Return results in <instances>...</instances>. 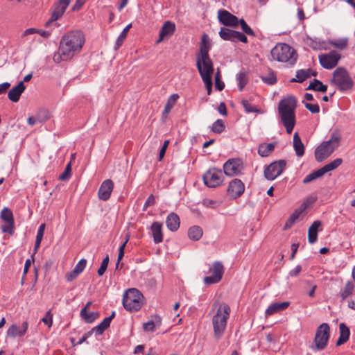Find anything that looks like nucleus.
Returning a JSON list of instances; mask_svg holds the SVG:
<instances>
[{
	"mask_svg": "<svg viewBox=\"0 0 355 355\" xmlns=\"http://www.w3.org/2000/svg\"><path fill=\"white\" fill-rule=\"evenodd\" d=\"M143 294L137 288H129L123 296V306L128 311H137L143 305Z\"/></svg>",
	"mask_w": 355,
	"mask_h": 355,
	"instance_id": "5",
	"label": "nucleus"
},
{
	"mask_svg": "<svg viewBox=\"0 0 355 355\" xmlns=\"http://www.w3.org/2000/svg\"><path fill=\"white\" fill-rule=\"evenodd\" d=\"M166 224L169 230L172 232L176 231L180 227L179 216L175 213L169 214L166 218Z\"/></svg>",
	"mask_w": 355,
	"mask_h": 355,
	"instance_id": "30",
	"label": "nucleus"
},
{
	"mask_svg": "<svg viewBox=\"0 0 355 355\" xmlns=\"http://www.w3.org/2000/svg\"><path fill=\"white\" fill-rule=\"evenodd\" d=\"M10 84L8 82L0 84V95L5 93L10 87Z\"/></svg>",
	"mask_w": 355,
	"mask_h": 355,
	"instance_id": "64",
	"label": "nucleus"
},
{
	"mask_svg": "<svg viewBox=\"0 0 355 355\" xmlns=\"http://www.w3.org/2000/svg\"><path fill=\"white\" fill-rule=\"evenodd\" d=\"M178 98L179 95L178 94H173L170 96L164 107V112L165 114H167L171 111V110L173 107L175 102L178 101Z\"/></svg>",
	"mask_w": 355,
	"mask_h": 355,
	"instance_id": "44",
	"label": "nucleus"
},
{
	"mask_svg": "<svg viewBox=\"0 0 355 355\" xmlns=\"http://www.w3.org/2000/svg\"><path fill=\"white\" fill-rule=\"evenodd\" d=\"M306 89L325 92L327 90V86L324 85L320 80L314 79L312 82H311Z\"/></svg>",
	"mask_w": 355,
	"mask_h": 355,
	"instance_id": "40",
	"label": "nucleus"
},
{
	"mask_svg": "<svg viewBox=\"0 0 355 355\" xmlns=\"http://www.w3.org/2000/svg\"><path fill=\"white\" fill-rule=\"evenodd\" d=\"M234 33L235 31L234 30L227 28H221L219 31V35L223 40L233 42Z\"/></svg>",
	"mask_w": 355,
	"mask_h": 355,
	"instance_id": "41",
	"label": "nucleus"
},
{
	"mask_svg": "<svg viewBox=\"0 0 355 355\" xmlns=\"http://www.w3.org/2000/svg\"><path fill=\"white\" fill-rule=\"evenodd\" d=\"M202 203L205 207L212 209L217 208L219 206V202L218 201L209 198L204 199Z\"/></svg>",
	"mask_w": 355,
	"mask_h": 355,
	"instance_id": "55",
	"label": "nucleus"
},
{
	"mask_svg": "<svg viewBox=\"0 0 355 355\" xmlns=\"http://www.w3.org/2000/svg\"><path fill=\"white\" fill-rule=\"evenodd\" d=\"M44 230H45V224L42 223L40 225L36 235V239H43L44 234Z\"/></svg>",
	"mask_w": 355,
	"mask_h": 355,
	"instance_id": "60",
	"label": "nucleus"
},
{
	"mask_svg": "<svg viewBox=\"0 0 355 355\" xmlns=\"http://www.w3.org/2000/svg\"><path fill=\"white\" fill-rule=\"evenodd\" d=\"M42 322H44L48 327H51L53 324V315L51 311H48L45 316L42 318Z\"/></svg>",
	"mask_w": 355,
	"mask_h": 355,
	"instance_id": "56",
	"label": "nucleus"
},
{
	"mask_svg": "<svg viewBox=\"0 0 355 355\" xmlns=\"http://www.w3.org/2000/svg\"><path fill=\"white\" fill-rule=\"evenodd\" d=\"M262 81L269 85H272L277 83V76L274 71H270L266 76L261 77Z\"/></svg>",
	"mask_w": 355,
	"mask_h": 355,
	"instance_id": "47",
	"label": "nucleus"
},
{
	"mask_svg": "<svg viewBox=\"0 0 355 355\" xmlns=\"http://www.w3.org/2000/svg\"><path fill=\"white\" fill-rule=\"evenodd\" d=\"M71 162L68 163L64 168V171L60 175L59 180L66 181L71 178Z\"/></svg>",
	"mask_w": 355,
	"mask_h": 355,
	"instance_id": "48",
	"label": "nucleus"
},
{
	"mask_svg": "<svg viewBox=\"0 0 355 355\" xmlns=\"http://www.w3.org/2000/svg\"><path fill=\"white\" fill-rule=\"evenodd\" d=\"M343 162V159L341 158H336V159L330 162L329 163L325 164L324 166L320 168L313 171L312 173L307 175L303 180L304 184L309 183L322 176H323L325 173L331 171L336 168H337Z\"/></svg>",
	"mask_w": 355,
	"mask_h": 355,
	"instance_id": "10",
	"label": "nucleus"
},
{
	"mask_svg": "<svg viewBox=\"0 0 355 355\" xmlns=\"http://www.w3.org/2000/svg\"><path fill=\"white\" fill-rule=\"evenodd\" d=\"M223 173L221 169L216 168H209L203 175L204 184L210 188L220 186L224 180Z\"/></svg>",
	"mask_w": 355,
	"mask_h": 355,
	"instance_id": "11",
	"label": "nucleus"
},
{
	"mask_svg": "<svg viewBox=\"0 0 355 355\" xmlns=\"http://www.w3.org/2000/svg\"><path fill=\"white\" fill-rule=\"evenodd\" d=\"M211 275L204 277V283L207 285L219 282L224 273V267L220 261H214L209 268Z\"/></svg>",
	"mask_w": 355,
	"mask_h": 355,
	"instance_id": "16",
	"label": "nucleus"
},
{
	"mask_svg": "<svg viewBox=\"0 0 355 355\" xmlns=\"http://www.w3.org/2000/svg\"><path fill=\"white\" fill-rule=\"evenodd\" d=\"M306 207V205H302L300 208L295 210V211L290 216L288 219L285 223L284 229H290L295 223L300 219L301 215Z\"/></svg>",
	"mask_w": 355,
	"mask_h": 355,
	"instance_id": "27",
	"label": "nucleus"
},
{
	"mask_svg": "<svg viewBox=\"0 0 355 355\" xmlns=\"http://www.w3.org/2000/svg\"><path fill=\"white\" fill-rule=\"evenodd\" d=\"M296 98L288 96L279 102L278 112L281 121L288 134H291L295 125Z\"/></svg>",
	"mask_w": 355,
	"mask_h": 355,
	"instance_id": "2",
	"label": "nucleus"
},
{
	"mask_svg": "<svg viewBox=\"0 0 355 355\" xmlns=\"http://www.w3.org/2000/svg\"><path fill=\"white\" fill-rule=\"evenodd\" d=\"M26 87L23 81H20L16 86L13 87L8 94L10 101L13 103L19 101L21 94L24 92Z\"/></svg>",
	"mask_w": 355,
	"mask_h": 355,
	"instance_id": "24",
	"label": "nucleus"
},
{
	"mask_svg": "<svg viewBox=\"0 0 355 355\" xmlns=\"http://www.w3.org/2000/svg\"><path fill=\"white\" fill-rule=\"evenodd\" d=\"M78 275L79 274L78 272H75V270H73L72 271L68 272L66 275V279L67 282H71L72 280L76 279Z\"/></svg>",
	"mask_w": 355,
	"mask_h": 355,
	"instance_id": "62",
	"label": "nucleus"
},
{
	"mask_svg": "<svg viewBox=\"0 0 355 355\" xmlns=\"http://www.w3.org/2000/svg\"><path fill=\"white\" fill-rule=\"evenodd\" d=\"M305 107L313 114H316L320 112V107L318 103L311 104L309 103H304Z\"/></svg>",
	"mask_w": 355,
	"mask_h": 355,
	"instance_id": "57",
	"label": "nucleus"
},
{
	"mask_svg": "<svg viewBox=\"0 0 355 355\" xmlns=\"http://www.w3.org/2000/svg\"><path fill=\"white\" fill-rule=\"evenodd\" d=\"M81 318L87 323H92L98 318L99 314L98 312H89L86 309H82L80 313Z\"/></svg>",
	"mask_w": 355,
	"mask_h": 355,
	"instance_id": "37",
	"label": "nucleus"
},
{
	"mask_svg": "<svg viewBox=\"0 0 355 355\" xmlns=\"http://www.w3.org/2000/svg\"><path fill=\"white\" fill-rule=\"evenodd\" d=\"M128 236L126 237L125 241L119 247L117 263L116 264V268L118 267L120 261L122 259V258L124 256V249L125 248V245H126V243H128Z\"/></svg>",
	"mask_w": 355,
	"mask_h": 355,
	"instance_id": "54",
	"label": "nucleus"
},
{
	"mask_svg": "<svg viewBox=\"0 0 355 355\" xmlns=\"http://www.w3.org/2000/svg\"><path fill=\"white\" fill-rule=\"evenodd\" d=\"M132 27V24H128L122 31V32L120 33L119 37L116 39V43H115V49H118L123 44L124 40L125 39L128 32L129 31L130 28Z\"/></svg>",
	"mask_w": 355,
	"mask_h": 355,
	"instance_id": "42",
	"label": "nucleus"
},
{
	"mask_svg": "<svg viewBox=\"0 0 355 355\" xmlns=\"http://www.w3.org/2000/svg\"><path fill=\"white\" fill-rule=\"evenodd\" d=\"M311 76H315L316 72H313L311 69H300L296 71V78H293L292 82L302 83Z\"/></svg>",
	"mask_w": 355,
	"mask_h": 355,
	"instance_id": "33",
	"label": "nucleus"
},
{
	"mask_svg": "<svg viewBox=\"0 0 355 355\" xmlns=\"http://www.w3.org/2000/svg\"><path fill=\"white\" fill-rule=\"evenodd\" d=\"M348 40L347 38H339L331 40L330 44L340 50L345 49L347 46Z\"/></svg>",
	"mask_w": 355,
	"mask_h": 355,
	"instance_id": "45",
	"label": "nucleus"
},
{
	"mask_svg": "<svg viewBox=\"0 0 355 355\" xmlns=\"http://www.w3.org/2000/svg\"><path fill=\"white\" fill-rule=\"evenodd\" d=\"M176 26L174 22L171 21H166L159 31V38L156 41L157 44L162 42L164 40H168L175 33Z\"/></svg>",
	"mask_w": 355,
	"mask_h": 355,
	"instance_id": "19",
	"label": "nucleus"
},
{
	"mask_svg": "<svg viewBox=\"0 0 355 355\" xmlns=\"http://www.w3.org/2000/svg\"><path fill=\"white\" fill-rule=\"evenodd\" d=\"M70 2L71 0H58L55 2L52 8L51 17L46 22L45 26L49 27L52 23H55V26H58L55 21L64 15Z\"/></svg>",
	"mask_w": 355,
	"mask_h": 355,
	"instance_id": "13",
	"label": "nucleus"
},
{
	"mask_svg": "<svg viewBox=\"0 0 355 355\" xmlns=\"http://www.w3.org/2000/svg\"><path fill=\"white\" fill-rule=\"evenodd\" d=\"M242 31L247 35L250 36H255L254 31L247 24L243 19L239 20Z\"/></svg>",
	"mask_w": 355,
	"mask_h": 355,
	"instance_id": "49",
	"label": "nucleus"
},
{
	"mask_svg": "<svg viewBox=\"0 0 355 355\" xmlns=\"http://www.w3.org/2000/svg\"><path fill=\"white\" fill-rule=\"evenodd\" d=\"M340 58V54L334 50L318 55L319 63L325 69H332L336 67Z\"/></svg>",
	"mask_w": 355,
	"mask_h": 355,
	"instance_id": "14",
	"label": "nucleus"
},
{
	"mask_svg": "<svg viewBox=\"0 0 355 355\" xmlns=\"http://www.w3.org/2000/svg\"><path fill=\"white\" fill-rule=\"evenodd\" d=\"M218 19L219 22L225 26H236L239 24L237 17L223 9L218 11Z\"/></svg>",
	"mask_w": 355,
	"mask_h": 355,
	"instance_id": "20",
	"label": "nucleus"
},
{
	"mask_svg": "<svg viewBox=\"0 0 355 355\" xmlns=\"http://www.w3.org/2000/svg\"><path fill=\"white\" fill-rule=\"evenodd\" d=\"M92 331L91 330L85 333L83 337L80 338V340L77 342L76 345L83 344L84 342L87 340V338H89L92 335Z\"/></svg>",
	"mask_w": 355,
	"mask_h": 355,
	"instance_id": "61",
	"label": "nucleus"
},
{
	"mask_svg": "<svg viewBox=\"0 0 355 355\" xmlns=\"http://www.w3.org/2000/svg\"><path fill=\"white\" fill-rule=\"evenodd\" d=\"M236 81L238 89L242 91L248 83L247 75L243 71H240L236 74Z\"/></svg>",
	"mask_w": 355,
	"mask_h": 355,
	"instance_id": "43",
	"label": "nucleus"
},
{
	"mask_svg": "<svg viewBox=\"0 0 355 355\" xmlns=\"http://www.w3.org/2000/svg\"><path fill=\"white\" fill-rule=\"evenodd\" d=\"M196 67L201 78L212 77L214 65L209 55H196Z\"/></svg>",
	"mask_w": 355,
	"mask_h": 355,
	"instance_id": "9",
	"label": "nucleus"
},
{
	"mask_svg": "<svg viewBox=\"0 0 355 355\" xmlns=\"http://www.w3.org/2000/svg\"><path fill=\"white\" fill-rule=\"evenodd\" d=\"M207 89V94H210L212 89V77H205L204 78H202Z\"/></svg>",
	"mask_w": 355,
	"mask_h": 355,
	"instance_id": "58",
	"label": "nucleus"
},
{
	"mask_svg": "<svg viewBox=\"0 0 355 355\" xmlns=\"http://www.w3.org/2000/svg\"><path fill=\"white\" fill-rule=\"evenodd\" d=\"M211 49V44L209 37L207 34H203L201 37L200 43V53L198 55H209V51Z\"/></svg>",
	"mask_w": 355,
	"mask_h": 355,
	"instance_id": "36",
	"label": "nucleus"
},
{
	"mask_svg": "<svg viewBox=\"0 0 355 355\" xmlns=\"http://www.w3.org/2000/svg\"><path fill=\"white\" fill-rule=\"evenodd\" d=\"M1 218L5 223L1 226L2 232L12 235L15 232V220L12 211L8 207L3 208L1 211Z\"/></svg>",
	"mask_w": 355,
	"mask_h": 355,
	"instance_id": "17",
	"label": "nucleus"
},
{
	"mask_svg": "<svg viewBox=\"0 0 355 355\" xmlns=\"http://www.w3.org/2000/svg\"><path fill=\"white\" fill-rule=\"evenodd\" d=\"M110 325V319L104 318L101 323L92 328L91 331H92V333H96V335H101Z\"/></svg>",
	"mask_w": 355,
	"mask_h": 355,
	"instance_id": "39",
	"label": "nucleus"
},
{
	"mask_svg": "<svg viewBox=\"0 0 355 355\" xmlns=\"http://www.w3.org/2000/svg\"><path fill=\"white\" fill-rule=\"evenodd\" d=\"M355 291V284L354 282L349 280L345 283L343 286L340 289L339 296L342 301L346 300L349 297L353 295Z\"/></svg>",
	"mask_w": 355,
	"mask_h": 355,
	"instance_id": "25",
	"label": "nucleus"
},
{
	"mask_svg": "<svg viewBox=\"0 0 355 355\" xmlns=\"http://www.w3.org/2000/svg\"><path fill=\"white\" fill-rule=\"evenodd\" d=\"M231 309L229 305L224 304L220 306L216 311V313L212 318L211 322L214 329V337L220 339L227 327V320L230 318Z\"/></svg>",
	"mask_w": 355,
	"mask_h": 355,
	"instance_id": "4",
	"label": "nucleus"
},
{
	"mask_svg": "<svg viewBox=\"0 0 355 355\" xmlns=\"http://www.w3.org/2000/svg\"><path fill=\"white\" fill-rule=\"evenodd\" d=\"M290 305L289 302H274L272 303L266 309V315H272L279 311H282L286 309Z\"/></svg>",
	"mask_w": 355,
	"mask_h": 355,
	"instance_id": "32",
	"label": "nucleus"
},
{
	"mask_svg": "<svg viewBox=\"0 0 355 355\" xmlns=\"http://www.w3.org/2000/svg\"><path fill=\"white\" fill-rule=\"evenodd\" d=\"M302 270V267L300 265H297L295 267V268H293V270H291L290 272H289V275L291 277H296L299 275V273L301 272Z\"/></svg>",
	"mask_w": 355,
	"mask_h": 355,
	"instance_id": "63",
	"label": "nucleus"
},
{
	"mask_svg": "<svg viewBox=\"0 0 355 355\" xmlns=\"http://www.w3.org/2000/svg\"><path fill=\"white\" fill-rule=\"evenodd\" d=\"M225 128L224 121L222 119H217L211 126V131L216 134L222 133Z\"/></svg>",
	"mask_w": 355,
	"mask_h": 355,
	"instance_id": "46",
	"label": "nucleus"
},
{
	"mask_svg": "<svg viewBox=\"0 0 355 355\" xmlns=\"http://www.w3.org/2000/svg\"><path fill=\"white\" fill-rule=\"evenodd\" d=\"M304 41L307 46L313 50H327L329 49L328 43L318 37L306 36Z\"/></svg>",
	"mask_w": 355,
	"mask_h": 355,
	"instance_id": "22",
	"label": "nucleus"
},
{
	"mask_svg": "<svg viewBox=\"0 0 355 355\" xmlns=\"http://www.w3.org/2000/svg\"><path fill=\"white\" fill-rule=\"evenodd\" d=\"M36 119H38L40 121H37L39 123H43L46 122L49 118V112L46 110H40L38 112L35 116Z\"/></svg>",
	"mask_w": 355,
	"mask_h": 355,
	"instance_id": "51",
	"label": "nucleus"
},
{
	"mask_svg": "<svg viewBox=\"0 0 355 355\" xmlns=\"http://www.w3.org/2000/svg\"><path fill=\"white\" fill-rule=\"evenodd\" d=\"M247 113L257 112L258 110L252 105L248 101L243 99L241 102Z\"/></svg>",
	"mask_w": 355,
	"mask_h": 355,
	"instance_id": "50",
	"label": "nucleus"
},
{
	"mask_svg": "<svg viewBox=\"0 0 355 355\" xmlns=\"http://www.w3.org/2000/svg\"><path fill=\"white\" fill-rule=\"evenodd\" d=\"M286 166V162L284 159H279L269 164L264 170V176L268 180H273L284 171Z\"/></svg>",
	"mask_w": 355,
	"mask_h": 355,
	"instance_id": "15",
	"label": "nucleus"
},
{
	"mask_svg": "<svg viewBox=\"0 0 355 355\" xmlns=\"http://www.w3.org/2000/svg\"><path fill=\"white\" fill-rule=\"evenodd\" d=\"M275 143L261 144L258 147V154L263 157L269 156L274 150Z\"/></svg>",
	"mask_w": 355,
	"mask_h": 355,
	"instance_id": "35",
	"label": "nucleus"
},
{
	"mask_svg": "<svg viewBox=\"0 0 355 355\" xmlns=\"http://www.w3.org/2000/svg\"><path fill=\"white\" fill-rule=\"evenodd\" d=\"M339 138L335 136L318 146L315 150V159L321 162L331 155L338 146Z\"/></svg>",
	"mask_w": 355,
	"mask_h": 355,
	"instance_id": "7",
	"label": "nucleus"
},
{
	"mask_svg": "<svg viewBox=\"0 0 355 355\" xmlns=\"http://www.w3.org/2000/svg\"><path fill=\"white\" fill-rule=\"evenodd\" d=\"M155 320H149L143 324V329L144 331L153 332L157 328L162 325V319L159 315L154 316Z\"/></svg>",
	"mask_w": 355,
	"mask_h": 355,
	"instance_id": "31",
	"label": "nucleus"
},
{
	"mask_svg": "<svg viewBox=\"0 0 355 355\" xmlns=\"http://www.w3.org/2000/svg\"><path fill=\"white\" fill-rule=\"evenodd\" d=\"M155 203V199L153 194H150L146 199L144 205V209L145 210L148 206L154 205Z\"/></svg>",
	"mask_w": 355,
	"mask_h": 355,
	"instance_id": "59",
	"label": "nucleus"
},
{
	"mask_svg": "<svg viewBox=\"0 0 355 355\" xmlns=\"http://www.w3.org/2000/svg\"><path fill=\"white\" fill-rule=\"evenodd\" d=\"M114 189V182L112 180L107 179L104 180L98 191V196L100 200L106 201L111 196Z\"/></svg>",
	"mask_w": 355,
	"mask_h": 355,
	"instance_id": "21",
	"label": "nucleus"
},
{
	"mask_svg": "<svg viewBox=\"0 0 355 355\" xmlns=\"http://www.w3.org/2000/svg\"><path fill=\"white\" fill-rule=\"evenodd\" d=\"M270 54L274 60L284 63L288 67H293L298 58L297 51L286 43H277L271 49Z\"/></svg>",
	"mask_w": 355,
	"mask_h": 355,
	"instance_id": "3",
	"label": "nucleus"
},
{
	"mask_svg": "<svg viewBox=\"0 0 355 355\" xmlns=\"http://www.w3.org/2000/svg\"><path fill=\"white\" fill-rule=\"evenodd\" d=\"M331 83L341 92L351 89L354 85L349 73L343 67H338L334 71Z\"/></svg>",
	"mask_w": 355,
	"mask_h": 355,
	"instance_id": "6",
	"label": "nucleus"
},
{
	"mask_svg": "<svg viewBox=\"0 0 355 355\" xmlns=\"http://www.w3.org/2000/svg\"><path fill=\"white\" fill-rule=\"evenodd\" d=\"M293 148L297 157H302L304 154V146L297 132L293 135Z\"/></svg>",
	"mask_w": 355,
	"mask_h": 355,
	"instance_id": "34",
	"label": "nucleus"
},
{
	"mask_svg": "<svg viewBox=\"0 0 355 355\" xmlns=\"http://www.w3.org/2000/svg\"><path fill=\"white\" fill-rule=\"evenodd\" d=\"M340 335L336 341V345L340 346L345 343L349 338L350 331L349 327L345 323L339 324Z\"/></svg>",
	"mask_w": 355,
	"mask_h": 355,
	"instance_id": "28",
	"label": "nucleus"
},
{
	"mask_svg": "<svg viewBox=\"0 0 355 355\" xmlns=\"http://www.w3.org/2000/svg\"><path fill=\"white\" fill-rule=\"evenodd\" d=\"M245 191V184L240 180L235 178L230 182L227 192V195L233 199L240 197Z\"/></svg>",
	"mask_w": 355,
	"mask_h": 355,
	"instance_id": "18",
	"label": "nucleus"
},
{
	"mask_svg": "<svg viewBox=\"0 0 355 355\" xmlns=\"http://www.w3.org/2000/svg\"><path fill=\"white\" fill-rule=\"evenodd\" d=\"M85 41V35L82 31L68 32L62 37L58 50L53 55V61L60 63L62 61L71 60L80 51Z\"/></svg>",
	"mask_w": 355,
	"mask_h": 355,
	"instance_id": "1",
	"label": "nucleus"
},
{
	"mask_svg": "<svg viewBox=\"0 0 355 355\" xmlns=\"http://www.w3.org/2000/svg\"><path fill=\"white\" fill-rule=\"evenodd\" d=\"M28 323L24 321L21 324V328H19L16 324H12L7 331V334L12 338L21 337L24 336L27 331Z\"/></svg>",
	"mask_w": 355,
	"mask_h": 355,
	"instance_id": "23",
	"label": "nucleus"
},
{
	"mask_svg": "<svg viewBox=\"0 0 355 355\" xmlns=\"http://www.w3.org/2000/svg\"><path fill=\"white\" fill-rule=\"evenodd\" d=\"M109 263V256L107 254L106 257L103 259L101 266L98 270V275L102 276L106 271Z\"/></svg>",
	"mask_w": 355,
	"mask_h": 355,
	"instance_id": "52",
	"label": "nucleus"
},
{
	"mask_svg": "<svg viewBox=\"0 0 355 355\" xmlns=\"http://www.w3.org/2000/svg\"><path fill=\"white\" fill-rule=\"evenodd\" d=\"M87 265V260L85 259H81L76 265L73 270L75 272H78L79 275L85 270Z\"/></svg>",
	"mask_w": 355,
	"mask_h": 355,
	"instance_id": "53",
	"label": "nucleus"
},
{
	"mask_svg": "<svg viewBox=\"0 0 355 355\" xmlns=\"http://www.w3.org/2000/svg\"><path fill=\"white\" fill-rule=\"evenodd\" d=\"M322 223L320 220H315L309 228L308 240L311 244L315 243L318 240V232Z\"/></svg>",
	"mask_w": 355,
	"mask_h": 355,
	"instance_id": "29",
	"label": "nucleus"
},
{
	"mask_svg": "<svg viewBox=\"0 0 355 355\" xmlns=\"http://www.w3.org/2000/svg\"><path fill=\"white\" fill-rule=\"evenodd\" d=\"M244 168L243 162L240 158L229 159L223 164V172L230 177L242 174Z\"/></svg>",
	"mask_w": 355,
	"mask_h": 355,
	"instance_id": "12",
	"label": "nucleus"
},
{
	"mask_svg": "<svg viewBox=\"0 0 355 355\" xmlns=\"http://www.w3.org/2000/svg\"><path fill=\"white\" fill-rule=\"evenodd\" d=\"M202 236V230L200 226L194 225L188 230V236L193 241H198Z\"/></svg>",
	"mask_w": 355,
	"mask_h": 355,
	"instance_id": "38",
	"label": "nucleus"
},
{
	"mask_svg": "<svg viewBox=\"0 0 355 355\" xmlns=\"http://www.w3.org/2000/svg\"><path fill=\"white\" fill-rule=\"evenodd\" d=\"M330 337V327L327 323L321 324L316 329L314 343L315 346L312 347L313 351L324 349L327 344Z\"/></svg>",
	"mask_w": 355,
	"mask_h": 355,
	"instance_id": "8",
	"label": "nucleus"
},
{
	"mask_svg": "<svg viewBox=\"0 0 355 355\" xmlns=\"http://www.w3.org/2000/svg\"><path fill=\"white\" fill-rule=\"evenodd\" d=\"M151 233L155 243H159L163 241L162 223L153 222L150 227Z\"/></svg>",
	"mask_w": 355,
	"mask_h": 355,
	"instance_id": "26",
	"label": "nucleus"
}]
</instances>
